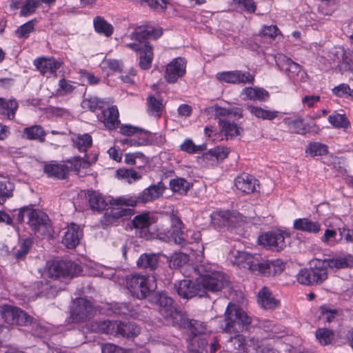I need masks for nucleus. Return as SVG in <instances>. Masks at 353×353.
I'll return each instance as SVG.
<instances>
[{
  "label": "nucleus",
  "mask_w": 353,
  "mask_h": 353,
  "mask_svg": "<svg viewBox=\"0 0 353 353\" xmlns=\"http://www.w3.org/2000/svg\"><path fill=\"white\" fill-rule=\"evenodd\" d=\"M225 318L221 324V328L223 332L229 334H235L231 336L229 343L234 349L245 351L246 349V340L245 336L239 334L252 322L251 318L241 308L236 307L234 305L229 303L225 312Z\"/></svg>",
  "instance_id": "nucleus-1"
},
{
  "label": "nucleus",
  "mask_w": 353,
  "mask_h": 353,
  "mask_svg": "<svg viewBox=\"0 0 353 353\" xmlns=\"http://www.w3.org/2000/svg\"><path fill=\"white\" fill-rule=\"evenodd\" d=\"M194 271L199 275L196 281L201 290H203V296L208 292H220L228 284L227 276L221 272L213 270L210 264H199Z\"/></svg>",
  "instance_id": "nucleus-2"
},
{
  "label": "nucleus",
  "mask_w": 353,
  "mask_h": 353,
  "mask_svg": "<svg viewBox=\"0 0 353 353\" xmlns=\"http://www.w3.org/2000/svg\"><path fill=\"white\" fill-rule=\"evenodd\" d=\"M125 286L133 297L139 300L149 298L155 289L150 276L139 273L126 276Z\"/></svg>",
  "instance_id": "nucleus-3"
},
{
  "label": "nucleus",
  "mask_w": 353,
  "mask_h": 353,
  "mask_svg": "<svg viewBox=\"0 0 353 353\" xmlns=\"http://www.w3.org/2000/svg\"><path fill=\"white\" fill-rule=\"evenodd\" d=\"M48 276L54 280H68L82 271L80 265L68 260H54L46 265Z\"/></svg>",
  "instance_id": "nucleus-4"
},
{
  "label": "nucleus",
  "mask_w": 353,
  "mask_h": 353,
  "mask_svg": "<svg viewBox=\"0 0 353 353\" xmlns=\"http://www.w3.org/2000/svg\"><path fill=\"white\" fill-rule=\"evenodd\" d=\"M0 315L5 323L11 325L28 326L36 323L34 317L19 307L12 305H2Z\"/></svg>",
  "instance_id": "nucleus-5"
},
{
  "label": "nucleus",
  "mask_w": 353,
  "mask_h": 353,
  "mask_svg": "<svg viewBox=\"0 0 353 353\" xmlns=\"http://www.w3.org/2000/svg\"><path fill=\"white\" fill-rule=\"evenodd\" d=\"M27 223L35 234L51 236L53 232L51 221L48 216L39 210H29Z\"/></svg>",
  "instance_id": "nucleus-6"
},
{
  "label": "nucleus",
  "mask_w": 353,
  "mask_h": 353,
  "mask_svg": "<svg viewBox=\"0 0 353 353\" xmlns=\"http://www.w3.org/2000/svg\"><path fill=\"white\" fill-rule=\"evenodd\" d=\"M188 61L185 58L177 57L162 66L163 77L165 82L174 84L182 79L187 73Z\"/></svg>",
  "instance_id": "nucleus-7"
},
{
  "label": "nucleus",
  "mask_w": 353,
  "mask_h": 353,
  "mask_svg": "<svg viewBox=\"0 0 353 353\" xmlns=\"http://www.w3.org/2000/svg\"><path fill=\"white\" fill-rule=\"evenodd\" d=\"M285 234L281 230H272L261 233L258 237V243L266 250L280 252L285 248Z\"/></svg>",
  "instance_id": "nucleus-8"
},
{
  "label": "nucleus",
  "mask_w": 353,
  "mask_h": 353,
  "mask_svg": "<svg viewBox=\"0 0 353 353\" xmlns=\"http://www.w3.org/2000/svg\"><path fill=\"white\" fill-rule=\"evenodd\" d=\"M216 79L219 81L230 84L253 85L255 81V76L249 71L235 70L218 72L216 74Z\"/></svg>",
  "instance_id": "nucleus-9"
},
{
  "label": "nucleus",
  "mask_w": 353,
  "mask_h": 353,
  "mask_svg": "<svg viewBox=\"0 0 353 353\" xmlns=\"http://www.w3.org/2000/svg\"><path fill=\"white\" fill-rule=\"evenodd\" d=\"M149 301L156 305L161 315L165 319L172 318L176 312L173 299L163 292H153Z\"/></svg>",
  "instance_id": "nucleus-10"
},
{
  "label": "nucleus",
  "mask_w": 353,
  "mask_h": 353,
  "mask_svg": "<svg viewBox=\"0 0 353 353\" xmlns=\"http://www.w3.org/2000/svg\"><path fill=\"white\" fill-rule=\"evenodd\" d=\"M242 218L241 214L236 211L220 210L212 215V221L219 228L232 230L242 221Z\"/></svg>",
  "instance_id": "nucleus-11"
},
{
  "label": "nucleus",
  "mask_w": 353,
  "mask_h": 353,
  "mask_svg": "<svg viewBox=\"0 0 353 353\" xmlns=\"http://www.w3.org/2000/svg\"><path fill=\"white\" fill-rule=\"evenodd\" d=\"M125 46L137 52H139V67L143 70H149L154 59L153 47L149 42L143 44L137 43H126Z\"/></svg>",
  "instance_id": "nucleus-12"
},
{
  "label": "nucleus",
  "mask_w": 353,
  "mask_h": 353,
  "mask_svg": "<svg viewBox=\"0 0 353 353\" xmlns=\"http://www.w3.org/2000/svg\"><path fill=\"white\" fill-rule=\"evenodd\" d=\"M92 303L85 299L78 298L73 303L70 314L74 322L79 323L90 319L92 314Z\"/></svg>",
  "instance_id": "nucleus-13"
},
{
  "label": "nucleus",
  "mask_w": 353,
  "mask_h": 353,
  "mask_svg": "<svg viewBox=\"0 0 353 353\" xmlns=\"http://www.w3.org/2000/svg\"><path fill=\"white\" fill-rule=\"evenodd\" d=\"M99 122L103 123L106 129L114 130L118 128L121 124L119 112L117 105L105 107L97 114Z\"/></svg>",
  "instance_id": "nucleus-14"
},
{
  "label": "nucleus",
  "mask_w": 353,
  "mask_h": 353,
  "mask_svg": "<svg viewBox=\"0 0 353 353\" xmlns=\"http://www.w3.org/2000/svg\"><path fill=\"white\" fill-rule=\"evenodd\" d=\"M63 231L62 243L68 249L75 248L79 244L80 240L83 237V229L79 225L70 223L63 228Z\"/></svg>",
  "instance_id": "nucleus-15"
},
{
  "label": "nucleus",
  "mask_w": 353,
  "mask_h": 353,
  "mask_svg": "<svg viewBox=\"0 0 353 353\" xmlns=\"http://www.w3.org/2000/svg\"><path fill=\"white\" fill-rule=\"evenodd\" d=\"M174 289L177 294L182 298L191 299L194 296H203V290H201L198 281L193 282L190 280L183 279L174 284Z\"/></svg>",
  "instance_id": "nucleus-16"
},
{
  "label": "nucleus",
  "mask_w": 353,
  "mask_h": 353,
  "mask_svg": "<svg viewBox=\"0 0 353 353\" xmlns=\"http://www.w3.org/2000/svg\"><path fill=\"white\" fill-rule=\"evenodd\" d=\"M234 186L243 194H250L257 191L259 181L254 176L243 172L236 176L234 181Z\"/></svg>",
  "instance_id": "nucleus-17"
},
{
  "label": "nucleus",
  "mask_w": 353,
  "mask_h": 353,
  "mask_svg": "<svg viewBox=\"0 0 353 353\" xmlns=\"http://www.w3.org/2000/svg\"><path fill=\"white\" fill-rule=\"evenodd\" d=\"M145 100L146 112L148 115L150 117H153L156 120L160 119L166 112V102L163 97L150 94L147 97Z\"/></svg>",
  "instance_id": "nucleus-18"
},
{
  "label": "nucleus",
  "mask_w": 353,
  "mask_h": 353,
  "mask_svg": "<svg viewBox=\"0 0 353 353\" xmlns=\"http://www.w3.org/2000/svg\"><path fill=\"white\" fill-rule=\"evenodd\" d=\"M165 189L164 183L159 181L157 184L151 185L141 192L137 196L138 201L142 204L152 202L161 196Z\"/></svg>",
  "instance_id": "nucleus-19"
},
{
  "label": "nucleus",
  "mask_w": 353,
  "mask_h": 353,
  "mask_svg": "<svg viewBox=\"0 0 353 353\" xmlns=\"http://www.w3.org/2000/svg\"><path fill=\"white\" fill-rule=\"evenodd\" d=\"M34 65L42 75L48 76L57 74L61 63L54 57H39L34 61Z\"/></svg>",
  "instance_id": "nucleus-20"
},
{
  "label": "nucleus",
  "mask_w": 353,
  "mask_h": 353,
  "mask_svg": "<svg viewBox=\"0 0 353 353\" xmlns=\"http://www.w3.org/2000/svg\"><path fill=\"white\" fill-rule=\"evenodd\" d=\"M234 263L239 268H243L250 270L253 273L259 272L260 263L255 261L254 256L245 252H238V254L235 256Z\"/></svg>",
  "instance_id": "nucleus-21"
},
{
  "label": "nucleus",
  "mask_w": 353,
  "mask_h": 353,
  "mask_svg": "<svg viewBox=\"0 0 353 353\" xmlns=\"http://www.w3.org/2000/svg\"><path fill=\"white\" fill-rule=\"evenodd\" d=\"M132 210L126 208H112L105 212L101 219L103 228L116 225L119 219L131 214Z\"/></svg>",
  "instance_id": "nucleus-22"
},
{
  "label": "nucleus",
  "mask_w": 353,
  "mask_h": 353,
  "mask_svg": "<svg viewBox=\"0 0 353 353\" xmlns=\"http://www.w3.org/2000/svg\"><path fill=\"white\" fill-rule=\"evenodd\" d=\"M132 225L137 230L141 238L148 236L149 228L152 224V221L148 212L136 215L132 221Z\"/></svg>",
  "instance_id": "nucleus-23"
},
{
  "label": "nucleus",
  "mask_w": 353,
  "mask_h": 353,
  "mask_svg": "<svg viewBox=\"0 0 353 353\" xmlns=\"http://www.w3.org/2000/svg\"><path fill=\"white\" fill-rule=\"evenodd\" d=\"M98 158L97 154H94L91 159L89 155L85 153L83 158L80 157H73L70 159H66L65 163L69 164L68 169L69 173L72 171L79 174L81 168H88L90 165L97 161Z\"/></svg>",
  "instance_id": "nucleus-24"
},
{
  "label": "nucleus",
  "mask_w": 353,
  "mask_h": 353,
  "mask_svg": "<svg viewBox=\"0 0 353 353\" xmlns=\"http://www.w3.org/2000/svg\"><path fill=\"white\" fill-rule=\"evenodd\" d=\"M293 228L297 231L317 234L321 230V225L319 221L308 218H299L294 221Z\"/></svg>",
  "instance_id": "nucleus-25"
},
{
  "label": "nucleus",
  "mask_w": 353,
  "mask_h": 353,
  "mask_svg": "<svg viewBox=\"0 0 353 353\" xmlns=\"http://www.w3.org/2000/svg\"><path fill=\"white\" fill-rule=\"evenodd\" d=\"M159 262V256L154 253H143L140 255L137 261L139 268L146 272H154Z\"/></svg>",
  "instance_id": "nucleus-26"
},
{
  "label": "nucleus",
  "mask_w": 353,
  "mask_h": 353,
  "mask_svg": "<svg viewBox=\"0 0 353 353\" xmlns=\"http://www.w3.org/2000/svg\"><path fill=\"white\" fill-rule=\"evenodd\" d=\"M309 270L314 285H321L327 279L326 263L322 260L314 261Z\"/></svg>",
  "instance_id": "nucleus-27"
},
{
  "label": "nucleus",
  "mask_w": 353,
  "mask_h": 353,
  "mask_svg": "<svg viewBox=\"0 0 353 353\" xmlns=\"http://www.w3.org/2000/svg\"><path fill=\"white\" fill-rule=\"evenodd\" d=\"M18 109V103L14 99H6L0 97V118L13 120Z\"/></svg>",
  "instance_id": "nucleus-28"
},
{
  "label": "nucleus",
  "mask_w": 353,
  "mask_h": 353,
  "mask_svg": "<svg viewBox=\"0 0 353 353\" xmlns=\"http://www.w3.org/2000/svg\"><path fill=\"white\" fill-rule=\"evenodd\" d=\"M285 269V263L281 259L268 261L260 263L259 274L265 276H274L281 273Z\"/></svg>",
  "instance_id": "nucleus-29"
},
{
  "label": "nucleus",
  "mask_w": 353,
  "mask_h": 353,
  "mask_svg": "<svg viewBox=\"0 0 353 353\" xmlns=\"http://www.w3.org/2000/svg\"><path fill=\"white\" fill-rule=\"evenodd\" d=\"M46 133L40 125H33L24 128L21 132V138L29 141H45Z\"/></svg>",
  "instance_id": "nucleus-30"
},
{
  "label": "nucleus",
  "mask_w": 353,
  "mask_h": 353,
  "mask_svg": "<svg viewBox=\"0 0 353 353\" xmlns=\"http://www.w3.org/2000/svg\"><path fill=\"white\" fill-rule=\"evenodd\" d=\"M115 332L117 335L123 337L134 338L140 333V327L130 321H121L119 323L116 322Z\"/></svg>",
  "instance_id": "nucleus-31"
},
{
  "label": "nucleus",
  "mask_w": 353,
  "mask_h": 353,
  "mask_svg": "<svg viewBox=\"0 0 353 353\" xmlns=\"http://www.w3.org/2000/svg\"><path fill=\"white\" fill-rule=\"evenodd\" d=\"M258 302L265 309L274 310L279 306L280 302L272 294L269 289L264 286L258 294Z\"/></svg>",
  "instance_id": "nucleus-32"
},
{
  "label": "nucleus",
  "mask_w": 353,
  "mask_h": 353,
  "mask_svg": "<svg viewBox=\"0 0 353 353\" xmlns=\"http://www.w3.org/2000/svg\"><path fill=\"white\" fill-rule=\"evenodd\" d=\"M88 203L90 209L94 212H102L106 209L108 202L105 196L97 191L88 192Z\"/></svg>",
  "instance_id": "nucleus-33"
},
{
  "label": "nucleus",
  "mask_w": 353,
  "mask_h": 353,
  "mask_svg": "<svg viewBox=\"0 0 353 353\" xmlns=\"http://www.w3.org/2000/svg\"><path fill=\"white\" fill-rule=\"evenodd\" d=\"M241 93L248 99L253 101L265 102L270 99V93L265 89L259 87H245Z\"/></svg>",
  "instance_id": "nucleus-34"
},
{
  "label": "nucleus",
  "mask_w": 353,
  "mask_h": 353,
  "mask_svg": "<svg viewBox=\"0 0 353 353\" xmlns=\"http://www.w3.org/2000/svg\"><path fill=\"white\" fill-rule=\"evenodd\" d=\"M219 119V124L221 132L224 133L226 139L235 137L243 132V128L238 126L234 122H230L228 119L223 117H218Z\"/></svg>",
  "instance_id": "nucleus-35"
},
{
  "label": "nucleus",
  "mask_w": 353,
  "mask_h": 353,
  "mask_svg": "<svg viewBox=\"0 0 353 353\" xmlns=\"http://www.w3.org/2000/svg\"><path fill=\"white\" fill-rule=\"evenodd\" d=\"M44 172L50 176L65 179L69 174L68 165L65 163L47 164L44 167Z\"/></svg>",
  "instance_id": "nucleus-36"
},
{
  "label": "nucleus",
  "mask_w": 353,
  "mask_h": 353,
  "mask_svg": "<svg viewBox=\"0 0 353 353\" xmlns=\"http://www.w3.org/2000/svg\"><path fill=\"white\" fill-rule=\"evenodd\" d=\"M183 326L190 332L188 341L190 339H195L196 336L205 334L206 331V325L204 323L194 319L185 320L183 322Z\"/></svg>",
  "instance_id": "nucleus-37"
},
{
  "label": "nucleus",
  "mask_w": 353,
  "mask_h": 353,
  "mask_svg": "<svg viewBox=\"0 0 353 353\" xmlns=\"http://www.w3.org/2000/svg\"><path fill=\"white\" fill-rule=\"evenodd\" d=\"M93 26L97 33L107 37H111L114 32L113 26L101 16H97L93 19Z\"/></svg>",
  "instance_id": "nucleus-38"
},
{
  "label": "nucleus",
  "mask_w": 353,
  "mask_h": 353,
  "mask_svg": "<svg viewBox=\"0 0 353 353\" xmlns=\"http://www.w3.org/2000/svg\"><path fill=\"white\" fill-rule=\"evenodd\" d=\"M328 122L333 128L342 129L346 132L350 128V122L345 114H340L336 111L333 112L327 117Z\"/></svg>",
  "instance_id": "nucleus-39"
},
{
  "label": "nucleus",
  "mask_w": 353,
  "mask_h": 353,
  "mask_svg": "<svg viewBox=\"0 0 353 353\" xmlns=\"http://www.w3.org/2000/svg\"><path fill=\"white\" fill-rule=\"evenodd\" d=\"M247 108L252 115L263 120L272 121L280 114L279 111L266 110L254 105H248Z\"/></svg>",
  "instance_id": "nucleus-40"
},
{
  "label": "nucleus",
  "mask_w": 353,
  "mask_h": 353,
  "mask_svg": "<svg viewBox=\"0 0 353 353\" xmlns=\"http://www.w3.org/2000/svg\"><path fill=\"white\" fill-rule=\"evenodd\" d=\"M230 152L228 147L218 146L209 150L207 152L203 154V159L218 161L226 159Z\"/></svg>",
  "instance_id": "nucleus-41"
},
{
  "label": "nucleus",
  "mask_w": 353,
  "mask_h": 353,
  "mask_svg": "<svg viewBox=\"0 0 353 353\" xmlns=\"http://www.w3.org/2000/svg\"><path fill=\"white\" fill-rule=\"evenodd\" d=\"M284 123L291 132L301 135L306 134V124L301 117H297L294 119L285 118Z\"/></svg>",
  "instance_id": "nucleus-42"
},
{
  "label": "nucleus",
  "mask_w": 353,
  "mask_h": 353,
  "mask_svg": "<svg viewBox=\"0 0 353 353\" xmlns=\"http://www.w3.org/2000/svg\"><path fill=\"white\" fill-rule=\"evenodd\" d=\"M137 4L148 6L150 10L157 12H164L170 4L169 0H135Z\"/></svg>",
  "instance_id": "nucleus-43"
},
{
  "label": "nucleus",
  "mask_w": 353,
  "mask_h": 353,
  "mask_svg": "<svg viewBox=\"0 0 353 353\" xmlns=\"http://www.w3.org/2000/svg\"><path fill=\"white\" fill-rule=\"evenodd\" d=\"M305 152L307 156L311 157L323 156L328 154V147L325 144L319 142H310L307 145Z\"/></svg>",
  "instance_id": "nucleus-44"
},
{
  "label": "nucleus",
  "mask_w": 353,
  "mask_h": 353,
  "mask_svg": "<svg viewBox=\"0 0 353 353\" xmlns=\"http://www.w3.org/2000/svg\"><path fill=\"white\" fill-rule=\"evenodd\" d=\"M214 115L216 117L230 118L232 117L238 119L243 117V110L240 108H226L220 106L215 107Z\"/></svg>",
  "instance_id": "nucleus-45"
},
{
  "label": "nucleus",
  "mask_w": 353,
  "mask_h": 353,
  "mask_svg": "<svg viewBox=\"0 0 353 353\" xmlns=\"http://www.w3.org/2000/svg\"><path fill=\"white\" fill-rule=\"evenodd\" d=\"M92 145V138L88 134L77 136L73 139V145L80 152L86 153L88 149Z\"/></svg>",
  "instance_id": "nucleus-46"
},
{
  "label": "nucleus",
  "mask_w": 353,
  "mask_h": 353,
  "mask_svg": "<svg viewBox=\"0 0 353 353\" xmlns=\"http://www.w3.org/2000/svg\"><path fill=\"white\" fill-rule=\"evenodd\" d=\"M170 188L174 192L186 194L190 188V183L183 178L176 177L170 181Z\"/></svg>",
  "instance_id": "nucleus-47"
},
{
  "label": "nucleus",
  "mask_w": 353,
  "mask_h": 353,
  "mask_svg": "<svg viewBox=\"0 0 353 353\" xmlns=\"http://www.w3.org/2000/svg\"><path fill=\"white\" fill-rule=\"evenodd\" d=\"M115 328L116 322H112L110 320L96 321L92 325V330L107 334H113Z\"/></svg>",
  "instance_id": "nucleus-48"
},
{
  "label": "nucleus",
  "mask_w": 353,
  "mask_h": 353,
  "mask_svg": "<svg viewBox=\"0 0 353 353\" xmlns=\"http://www.w3.org/2000/svg\"><path fill=\"white\" fill-rule=\"evenodd\" d=\"M37 19H31L17 28L14 32L15 36L19 39H27L30 33L34 32Z\"/></svg>",
  "instance_id": "nucleus-49"
},
{
  "label": "nucleus",
  "mask_w": 353,
  "mask_h": 353,
  "mask_svg": "<svg viewBox=\"0 0 353 353\" xmlns=\"http://www.w3.org/2000/svg\"><path fill=\"white\" fill-rule=\"evenodd\" d=\"M81 104L83 108L95 112L97 110L101 111L105 107V102L100 98L94 97L83 99Z\"/></svg>",
  "instance_id": "nucleus-50"
},
{
  "label": "nucleus",
  "mask_w": 353,
  "mask_h": 353,
  "mask_svg": "<svg viewBox=\"0 0 353 353\" xmlns=\"http://www.w3.org/2000/svg\"><path fill=\"white\" fill-rule=\"evenodd\" d=\"M277 61L283 62L285 65V70L286 72L297 75L301 70V66L294 62L290 58L286 57L284 54H279L277 57Z\"/></svg>",
  "instance_id": "nucleus-51"
},
{
  "label": "nucleus",
  "mask_w": 353,
  "mask_h": 353,
  "mask_svg": "<svg viewBox=\"0 0 353 353\" xmlns=\"http://www.w3.org/2000/svg\"><path fill=\"white\" fill-rule=\"evenodd\" d=\"M208 342L205 339L199 338L197 340L190 339L188 348L191 353H204L207 352Z\"/></svg>",
  "instance_id": "nucleus-52"
},
{
  "label": "nucleus",
  "mask_w": 353,
  "mask_h": 353,
  "mask_svg": "<svg viewBox=\"0 0 353 353\" xmlns=\"http://www.w3.org/2000/svg\"><path fill=\"white\" fill-rule=\"evenodd\" d=\"M40 6L39 0H25L24 3L21 7L20 17H28L32 15Z\"/></svg>",
  "instance_id": "nucleus-53"
},
{
  "label": "nucleus",
  "mask_w": 353,
  "mask_h": 353,
  "mask_svg": "<svg viewBox=\"0 0 353 353\" xmlns=\"http://www.w3.org/2000/svg\"><path fill=\"white\" fill-rule=\"evenodd\" d=\"M326 263V268L327 267L331 269H344L349 267V260L347 257H334L332 259H327L322 261Z\"/></svg>",
  "instance_id": "nucleus-54"
},
{
  "label": "nucleus",
  "mask_w": 353,
  "mask_h": 353,
  "mask_svg": "<svg viewBox=\"0 0 353 353\" xmlns=\"http://www.w3.org/2000/svg\"><path fill=\"white\" fill-rule=\"evenodd\" d=\"M14 184L8 180L0 181V204L12 196Z\"/></svg>",
  "instance_id": "nucleus-55"
},
{
  "label": "nucleus",
  "mask_w": 353,
  "mask_h": 353,
  "mask_svg": "<svg viewBox=\"0 0 353 353\" xmlns=\"http://www.w3.org/2000/svg\"><path fill=\"white\" fill-rule=\"evenodd\" d=\"M338 66L341 72H353V52H344Z\"/></svg>",
  "instance_id": "nucleus-56"
},
{
  "label": "nucleus",
  "mask_w": 353,
  "mask_h": 353,
  "mask_svg": "<svg viewBox=\"0 0 353 353\" xmlns=\"http://www.w3.org/2000/svg\"><path fill=\"white\" fill-rule=\"evenodd\" d=\"M144 25L145 26L146 33L148 39L157 40L163 35V28L152 22H147L144 23Z\"/></svg>",
  "instance_id": "nucleus-57"
},
{
  "label": "nucleus",
  "mask_w": 353,
  "mask_h": 353,
  "mask_svg": "<svg viewBox=\"0 0 353 353\" xmlns=\"http://www.w3.org/2000/svg\"><path fill=\"white\" fill-rule=\"evenodd\" d=\"M33 245L32 238L23 239L19 244V248L14 252L17 259H23L28 254Z\"/></svg>",
  "instance_id": "nucleus-58"
},
{
  "label": "nucleus",
  "mask_w": 353,
  "mask_h": 353,
  "mask_svg": "<svg viewBox=\"0 0 353 353\" xmlns=\"http://www.w3.org/2000/svg\"><path fill=\"white\" fill-rule=\"evenodd\" d=\"M129 37L131 40H134L137 43L141 44V43L148 42L147 40H149L147 36L145 26L144 24L137 26L134 30L130 33Z\"/></svg>",
  "instance_id": "nucleus-59"
},
{
  "label": "nucleus",
  "mask_w": 353,
  "mask_h": 353,
  "mask_svg": "<svg viewBox=\"0 0 353 353\" xmlns=\"http://www.w3.org/2000/svg\"><path fill=\"white\" fill-rule=\"evenodd\" d=\"M181 151L185 152L188 154H196L198 152L203 151L205 149V145H195L192 139H186L179 146Z\"/></svg>",
  "instance_id": "nucleus-60"
},
{
  "label": "nucleus",
  "mask_w": 353,
  "mask_h": 353,
  "mask_svg": "<svg viewBox=\"0 0 353 353\" xmlns=\"http://www.w3.org/2000/svg\"><path fill=\"white\" fill-rule=\"evenodd\" d=\"M138 203H139L138 201V198L134 196H119L115 199H112L110 201V204L111 205H125L134 207Z\"/></svg>",
  "instance_id": "nucleus-61"
},
{
  "label": "nucleus",
  "mask_w": 353,
  "mask_h": 353,
  "mask_svg": "<svg viewBox=\"0 0 353 353\" xmlns=\"http://www.w3.org/2000/svg\"><path fill=\"white\" fill-rule=\"evenodd\" d=\"M76 87L70 81L62 78L59 81L58 88L57 89V94L59 96H65L72 93Z\"/></svg>",
  "instance_id": "nucleus-62"
},
{
  "label": "nucleus",
  "mask_w": 353,
  "mask_h": 353,
  "mask_svg": "<svg viewBox=\"0 0 353 353\" xmlns=\"http://www.w3.org/2000/svg\"><path fill=\"white\" fill-rule=\"evenodd\" d=\"M233 2L242 12L248 14L254 13L257 8L254 0H233Z\"/></svg>",
  "instance_id": "nucleus-63"
},
{
  "label": "nucleus",
  "mask_w": 353,
  "mask_h": 353,
  "mask_svg": "<svg viewBox=\"0 0 353 353\" xmlns=\"http://www.w3.org/2000/svg\"><path fill=\"white\" fill-rule=\"evenodd\" d=\"M332 91L335 96L339 97L353 98V89L350 88L347 83H341L335 86Z\"/></svg>",
  "instance_id": "nucleus-64"
}]
</instances>
